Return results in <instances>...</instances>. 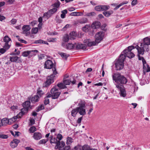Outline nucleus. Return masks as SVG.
I'll use <instances>...</instances> for the list:
<instances>
[{"mask_svg": "<svg viewBox=\"0 0 150 150\" xmlns=\"http://www.w3.org/2000/svg\"><path fill=\"white\" fill-rule=\"evenodd\" d=\"M82 118L83 117H80L78 118L77 121V123L78 124L80 123L82 120Z\"/></svg>", "mask_w": 150, "mask_h": 150, "instance_id": "obj_64", "label": "nucleus"}, {"mask_svg": "<svg viewBox=\"0 0 150 150\" xmlns=\"http://www.w3.org/2000/svg\"><path fill=\"white\" fill-rule=\"evenodd\" d=\"M88 19L86 18H83L78 20L77 21L78 23L80 24H84L87 22Z\"/></svg>", "mask_w": 150, "mask_h": 150, "instance_id": "obj_28", "label": "nucleus"}, {"mask_svg": "<svg viewBox=\"0 0 150 150\" xmlns=\"http://www.w3.org/2000/svg\"><path fill=\"white\" fill-rule=\"evenodd\" d=\"M52 15L51 14V13L49 10L47 12H45L44 13L43 16L45 17L47 19H48L50 18L52 16Z\"/></svg>", "mask_w": 150, "mask_h": 150, "instance_id": "obj_33", "label": "nucleus"}, {"mask_svg": "<svg viewBox=\"0 0 150 150\" xmlns=\"http://www.w3.org/2000/svg\"><path fill=\"white\" fill-rule=\"evenodd\" d=\"M22 29L23 30V33L25 34H26V35H27L29 34L30 33L29 30L30 29L29 25H24Z\"/></svg>", "mask_w": 150, "mask_h": 150, "instance_id": "obj_14", "label": "nucleus"}, {"mask_svg": "<svg viewBox=\"0 0 150 150\" xmlns=\"http://www.w3.org/2000/svg\"><path fill=\"white\" fill-rule=\"evenodd\" d=\"M50 142L51 144H56L59 141H58L57 138L54 137L52 135H50Z\"/></svg>", "mask_w": 150, "mask_h": 150, "instance_id": "obj_25", "label": "nucleus"}, {"mask_svg": "<svg viewBox=\"0 0 150 150\" xmlns=\"http://www.w3.org/2000/svg\"><path fill=\"white\" fill-rule=\"evenodd\" d=\"M138 52V54L137 55L138 57L139 60H142L143 63L146 62V61L144 59V58L142 57H141L140 55V54L142 55L141 54H139V52Z\"/></svg>", "mask_w": 150, "mask_h": 150, "instance_id": "obj_43", "label": "nucleus"}, {"mask_svg": "<svg viewBox=\"0 0 150 150\" xmlns=\"http://www.w3.org/2000/svg\"><path fill=\"white\" fill-rule=\"evenodd\" d=\"M38 50H34L32 51H27L23 52L22 53V55L24 57H27L31 52H33L34 53V55H35V54L38 53Z\"/></svg>", "mask_w": 150, "mask_h": 150, "instance_id": "obj_15", "label": "nucleus"}, {"mask_svg": "<svg viewBox=\"0 0 150 150\" xmlns=\"http://www.w3.org/2000/svg\"><path fill=\"white\" fill-rule=\"evenodd\" d=\"M112 79L116 83V85H119L120 86H124L127 82V78L123 75L119 73L114 74L112 75Z\"/></svg>", "mask_w": 150, "mask_h": 150, "instance_id": "obj_2", "label": "nucleus"}, {"mask_svg": "<svg viewBox=\"0 0 150 150\" xmlns=\"http://www.w3.org/2000/svg\"><path fill=\"white\" fill-rule=\"evenodd\" d=\"M3 40L5 42L4 47L6 49H8L11 46V45L9 44L8 43L10 41H11V39L8 35H6L4 38Z\"/></svg>", "mask_w": 150, "mask_h": 150, "instance_id": "obj_9", "label": "nucleus"}, {"mask_svg": "<svg viewBox=\"0 0 150 150\" xmlns=\"http://www.w3.org/2000/svg\"><path fill=\"white\" fill-rule=\"evenodd\" d=\"M113 13V11L112 10H110L109 11H105L103 12V14L106 17H109L110 15Z\"/></svg>", "mask_w": 150, "mask_h": 150, "instance_id": "obj_27", "label": "nucleus"}, {"mask_svg": "<svg viewBox=\"0 0 150 150\" xmlns=\"http://www.w3.org/2000/svg\"><path fill=\"white\" fill-rule=\"evenodd\" d=\"M135 48H136L135 47H134L133 46H129L127 47L128 49H126V50H128L129 51H131L132 50Z\"/></svg>", "mask_w": 150, "mask_h": 150, "instance_id": "obj_59", "label": "nucleus"}, {"mask_svg": "<svg viewBox=\"0 0 150 150\" xmlns=\"http://www.w3.org/2000/svg\"><path fill=\"white\" fill-rule=\"evenodd\" d=\"M28 110L27 108L23 107L21 110V111L18 114V116H20L21 117H22L23 115L27 113L28 112Z\"/></svg>", "mask_w": 150, "mask_h": 150, "instance_id": "obj_23", "label": "nucleus"}, {"mask_svg": "<svg viewBox=\"0 0 150 150\" xmlns=\"http://www.w3.org/2000/svg\"><path fill=\"white\" fill-rule=\"evenodd\" d=\"M128 3V1H125L124 2H123L122 3L120 4H119L118 6H117L116 7H115L114 8V10H116L117 9H118L119 7H120L121 6L124 4H127Z\"/></svg>", "mask_w": 150, "mask_h": 150, "instance_id": "obj_32", "label": "nucleus"}, {"mask_svg": "<svg viewBox=\"0 0 150 150\" xmlns=\"http://www.w3.org/2000/svg\"><path fill=\"white\" fill-rule=\"evenodd\" d=\"M38 31V28H33L32 29L31 32L32 33L36 34Z\"/></svg>", "mask_w": 150, "mask_h": 150, "instance_id": "obj_48", "label": "nucleus"}, {"mask_svg": "<svg viewBox=\"0 0 150 150\" xmlns=\"http://www.w3.org/2000/svg\"><path fill=\"white\" fill-rule=\"evenodd\" d=\"M45 100L44 101V104L45 105H46L47 104H48L50 103L49 99L47 98H45Z\"/></svg>", "mask_w": 150, "mask_h": 150, "instance_id": "obj_53", "label": "nucleus"}, {"mask_svg": "<svg viewBox=\"0 0 150 150\" xmlns=\"http://www.w3.org/2000/svg\"><path fill=\"white\" fill-rule=\"evenodd\" d=\"M42 134L39 132H35L34 133L33 137L35 140H39L42 138Z\"/></svg>", "mask_w": 150, "mask_h": 150, "instance_id": "obj_17", "label": "nucleus"}, {"mask_svg": "<svg viewBox=\"0 0 150 150\" xmlns=\"http://www.w3.org/2000/svg\"><path fill=\"white\" fill-rule=\"evenodd\" d=\"M124 55H125V57H127L129 58H132L134 57V54L131 51L128 50H125L124 51Z\"/></svg>", "mask_w": 150, "mask_h": 150, "instance_id": "obj_12", "label": "nucleus"}, {"mask_svg": "<svg viewBox=\"0 0 150 150\" xmlns=\"http://www.w3.org/2000/svg\"><path fill=\"white\" fill-rule=\"evenodd\" d=\"M39 97L38 95H36L34 97H32L31 98L30 100L31 102L33 103H35L38 102L39 100Z\"/></svg>", "mask_w": 150, "mask_h": 150, "instance_id": "obj_24", "label": "nucleus"}, {"mask_svg": "<svg viewBox=\"0 0 150 150\" xmlns=\"http://www.w3.org/2000/svg\"><path fill=\"white\" fill-rule=\"evenodd\" d=\"M150 45V39L147 37L143 39V43H141L140 46L137 45L135 46V48L139 54L143 55L145 51L148 52L149 51V47Z\"/></svg>", "mask_w": 150, "mask_h": 150, "instance_id": "obj_1", "label": "nucleus"}, {"mask_svg": "<svg viewBox=\"0 0 150 150\" xmlns=\"http://www.w3.org/2000/svg\"><path fill=\"white\" fill-rule=\"evenodd\" d=\"M69 40V35L68 34H66L64 35L63 38V41L65 43V42H67Z\"/></svg>", "mask_w": 150, "mask_h": 150, "instance_id": "obj_31", "label": "nucleus"}, {"mask_svg": "<svg viewBox=\"0 0 150 150\" xmlns=\"http://www.w3.org/2000/svg\"><path fill=\"white\" fill-rule=\"evenodd\" d=\"M116 87L120 91L119 94L121 96L125 97L127 95L125 88L124 86H120L119 85H116Z\"/></svg>", "mask_w": 150, "mask_h": 150, "instance_id": "obj_7", "label": "nucleus"}, {"mask_svg": "<svg viewBox=\"0 0 150 150\" xmlns=\"http://www.w3.org/2000/svg\"><path fill=\"white\" fill-rule=\"evenodd\" d=\"M104 35V33L103 31L98 32L95 36V41L96 43L98 44L102 40Z\"/></svg>", "mask_w": 150, "mask_h": 150, "instance_id": "obj_5", "label": "nucleus"}, {"mask_svg": "<svg viewBox=\"0 0 150 150\" xmlns=\"http://www.w3.org/2000/svg\"><path fill=\"white\" fill-rule=\"evenodd\" d=\"M12 142H13V143H15V146H13V147H16L18 144V143L20 142V141L17 139H13L12 141Z\"/></svg>", "mask_w": 150, "mask_h": 150, "instance_id": "obj_42", "label": "nucleus"}, {"mask_svg": "<svg viewBox=\"0 0 150 150\" xmlns=\"http://www.w3.org/2000/svg\"><path fill=\"white\" fill-rule=\"evenodd\" d=\"M10 61L12 62L19 63L21 61L19 58L17 56H13L9 57Z\"/></svg>", "mask_w": 150, "mask_h": 150, "instance_id": "obj_13", "label": "nucleus"}, {"mask_svg": "<svg viewBox=\"0 0 150 150\" xmlns=\"http://www.w3.org/2000/svg\"><path fill=\"white\" fill-rule=\"evenodd\" d=\"M38 59L39 60L43 59L45 57V55L43 54H40L38 56Z\"/></svg>", "mask_w": 150, "mask_h": 150, "instance_id": "obj_54", "label": "nucleus"}, {"mask_svg": "<svg viewBox=\"0 0 150 150\" xmlns=\"http://www.w3.org/2000/svg\"><path fill=\"white\" fill-rule=\"evenodd\" d=\"M143 72L145 74L146 73L150 71V67L146 63V62L143 63Z\"/></svg>", "mask_w": 150, "mask_h": 150, "instance_id": "obj_18", "label": "nucleus"}, {"mask_svg": "<svg viewBox=\"0 0 150 150\" xmlns=\"http://www.w3.org/2000/svg\"><path fill=\"white\" fill-rule=\"evenodd\" d=\"M56 138L59 139L58 141H60V140H61L62 138V136L61 134H58Z\"/></svg>", "mask_w": 150, "mask_h": 150, "instance_id": "obj_58", "label": "nucleus"}, {"mask_svg": "<svg viewBox=\"0 0 150 150\" xmlns=\"http://www.w3.org/2000/svg\"><path fill=\"white\" fill-rule=\"evenodd\" d=\"M101 6L102 11H106L110 8V6L109 5H101Z\"/></svg>", "mask_w": 150, "mask_h": 150, "instance_id": "obj_37", "label": "nucleus"}, {"mask_svg": "<svg viewBox=\"0 0 150 150\" xmlns=\"http://www.w3.org/2000/svg\"><path fill=\"white\" fill-rule=\"evenodd\" d=\"M1 124H2V126L5 125L6 124H8V120L6 118H4L2 120H1Z\"/></svg>", "mask_w": 150, "mask_h": 150, "instance_id": "obj_38", "label": "nucleus"}, {"mask_svg": "<svg viewBox=\"0 0 150 150\" xmlns=\"http://www.w3.org/2000/svg\"><path fill=\"white\" fill-rule=\"evenodd\" d=\"M64 145H65V144L64 142L63 141L61 142L59 141L56 144V145L55 147V148L58 149L59 150H60V148L62 147L63 148Z\"/></svg>", "mask_w": 150, "mask_h": 150, "instance_id": "obj_22", "label": "nucleus"}, {"mask_svg": "<svg viewBox=\"0 0 150 150\" xmlns=\"http://www.w3.org/2000/svg\"><path fill=\"white\" fill-rule=\"evenodd\" d=\"M101 24L99 21H95L91 25V27L93 29H96L99 28Z\"/></svg>", "mask_w": 150, "mask_h": 150, "instance_id": "obj_19", "label": "nucleus"}, {"mask_svg": "<svg viewBox=\"0 0 150 150\" xmlns=\"http://www.w3.org/2000/svg\"><path fill=\"white\" fill-rule=\"evenodd\" d=\"M96 13L94 12H91L87 13L86 15V16H94L96 15Z\"/></svg>", "mask_w": 150, "mask_h": 150, "instance_id": "obj_52", "label": "nucleus"}, {"mask_svg": "<svg viewBox=\"0 0 150 150\" xmlns=\"http://www.w3.org/2000/svg\"><path fill=\"white\" fill-rule=\"evenodd\" d=\"M48 141V140H46L44 139H43L40 141L39 142V144H45Z\"/></svg>", "mask_w": 150, "mask_h": 150, "instance_id": "obj_55", "label": "nucleus"}, {"mask_svg": "<svg viewBox=\"0 0 150 150\" xmlns=\"http://www.w3.org/2000/svg\"><path fill=\"white\" fill-rule=\"evenodd\" d=\"M72 138L71 137H68L67 142V144L69 145L72 142Z\"/></svg>", "mask_w": 150, "mask_h": 150, "instance_id": "obj_49", "label": "nucleus"}, {"mask_svg": "<svg viewBox=\"0 0 150 150\" xmlns=\"http://www.w3.org/2000/svg\"><path fill=\"white\" fill-rule=\"evenodd\" d=\"M44 92L41 90L40 88H39L37 91V94L39 95L40 97H41L43 94H44Z\"/></svg>", "mask_w": 150, "mask_h": 150, "instance_id": "obj_39", "label": "nucleus"}, {"mask_svg": "<svg viewBox=\"0 0 150 150\" xmlns=\"http://www.w3.org/2000/svg\"><path fill=\"white\" fill-rule=\"evenodd\" d=\"M57 86L58 87L61 88H67V87L62 83H60L57 84Z\"/></svg>", "mask_w": 150, "mask_h": 150, "instance_id": "obj_40", "label": "nucleus"}, {"mask_svg": "<svg viewBox=\"0 0 150 150\" xmlns=\"http://www.w3.org/2000/svg\"><path fill=\"white\" fill-rule=\"evenodd\" d=\"M73 79V81L72 80L70 79H66L64 80L63 82L65 85H69L70 84V83H71L72 84H74L76 83V81L75 80L72 78Z\"/></svg>", "mask_w": 150, "mask_h": 150, "instance_id": "obj_20", "label": "nucleus"}, {"mask_svg": "<svg viewBox=\"0 0 150 150\" xmlns=\"http://www.w3.org/2000/svg\"><path fill=\"white\" fill-rule=\"evenodd\" d=\"M137 0H133L131 3L132 6H134L137 4Z\"/></svg>", "mask_w": 150, "mask_h": 150, "instance_id": "obj_63", "label": "nucleus"}, {"mask_svg": "<svg viewBox=\"0 0 150 150\" xmlns=\"http://www.w3.org/2000/svg\"><path fill=\"white\" fill-rule=\"evenodd\" d=\"M20 53V52L19 51H18L16 53H14V52H12L10 54L11 55H13V56H16V55H19Z\"/></svg>", "mask_w": 150, "mask_h": 150, "instance_id": "obj_56", "label": "nucleus"}, {"mask_svg": "<svg viewBox=\"0 0 150 150\" xmlns=\"http://www.w3.org/2000/svg\"><path fill=\"white\" fill-rule=\"evenodd\" d=\"M75 45L76 49L77 50L81 49L84 50L86 49L87 47L86 45L85 44L78 43L77 44L75 43Z\"/></svg>", "mask_w": 150, "mask_h": 150, "instance_id": "obj_16", "label": "nucleus"}, {"mask_svg": "<svg viewBox=\"0 0 150 150\" xmlns=\"http://www.w3.org/2000/svg\"><path fill=\"white\" fill-rule=\"evenodd\" d=\"M57 9L56 8H54L52 9L49 10L52 15L55 13L57 11Z\"/></svg>", "mask_w": 150, "mask_h": 150, "instance_id": "obj_46", "label": "nucleus"}, {"mask_svg": "<svg viewBox=\"0 0 150 150\" xmlns=\"http://www.w3.org/2000/svg\"><path fill=\"white\" fill-rule=\"evenodd\" d=\"M8 136L7 135L5 134H0V138L2 139H7Z\"/></svg>", "mask_w": 150, "mask_h": 150, "instance_id": "obj_57", "label": "nucleus"}, {"mask_svg": "<svg viewBox=\"0 0 150 150\" xmlns=\"http://www.w3.org/2000/svg\"><path fill=\"white\" fill-rule=\"evenodd\" d=\"M55 78L52 76V75H50L47 76V81L45 83V86L47 87L52 83H53Z\"/></svg>", "mask_w": 150, "mask_h": 150, "instance_id": "obj_10", "label": "nucleus"}, {"mask_svg": "<svg viewBox=\"0 0 150 150\" xmlns=\"http://www.w3.org/2000/svg\"><path fill=\"white\" fill-rule=\"evenodd\" d=\"M36 128L34 126H32L29 129V131L30 133H33L34 132L36 131Z\"/></svg>", "mask_w": 150, "mask_h": 150, "instance_id": "obj_44", "label": "nucleus"}, {"mask_svg": "<svg viewBox=\"0 0 150 150\" xmlns=\"http://www.w3.org/2000/svg\"><path fill=\"white\" fill-rule=\"evenodd\" d=\"M54 64L50 60H47L46 61L44 65V68L47 69H50L53 68Z\"/></svg>", "mask_w": 150, "mask_h": 150, "instance_id": "obj_8", "label": "nucleus"}, {"mask_svg": "<svg viewBox=\"0 0 150 150\" xmlns=\"http://www.w3.org/2000/svg\"><path fill=\"white\" fill-rule=\"evenodd\" d=\"M60 5V3L59 1L58 2L54 3L53 5L54 8H56L57 9L59 8Z\"/></svg>", "mask_w": 150, "mask_h": 150, "instance_id": "obj_51", "label": "nucleus"}, {"mask_svg": "<svg viewBox=\"0 0 150 150\" xmlns=\"http://www.w3.org/2000/svg\"><path fill=\"white\" fill-rule=\"evenodd\" d=\"M95 9L97 11H102L101 5L96 6L95 8Z\"/></svg>", "mask_w": 150, "mask_h": 150, "instance_id": "obj_47", "label": "nucleus"}, {"mask_svg": "<svg viewBox=\"0 0 150 150\" xmlns=\"http://www.w3.org/2000/svg\"><path fill=\"white\" fill-rule=\"evenodd\" d=\"M50 92L52 95V98L53 99L57 98L61 93L60 92H59L58 89L56 87L52 88Z\"/></svg>", "mask_w": 150, "mask_h": 150, "instance_id": "obj_6", "label": "nucleus"}, {"mask_svg": "<svg viewBox=\"0 0 150 150\" xmlns=\"http://www.w3.org/2000/svg\"><path fill=\"white\" fill-rule=\"evenodd\" d=\"M97 43L95 41V42L92 41L91 42H89L88 43L87 45L89 47H91L93 45H95Z\"/></svg>", "mask_w": 150, "mask_h": 150, "instance_id": "obj_50", "label": "nucleus"}, {"mask_svg": "<svg viewBox=\"0 0 150 150\" xmlns=\"http://www.w3.org/2000/svg\"><path fill=\"white\" fill-rule=\"evenodd\" d=\"M90 146L87 145L85 144L82 146L83 150H89Z\"/></svg>", "mask_w": 150, "mask_h": 150, "instance_id": "obj_45", "label": "nucleus"}, {"mask_svg": "<svg viewBox=\"0 0 150 150\" xmlns=\"http://www.w3.org/2000/svg\"><path fill=\"white\" fill-rule=\"evenodd\" d=\"M42 40L41 39L39 40H35L34 43L35 44H42Z\"/></svg>", "mask_w": 150, "mask_h": 150, "instance_id": "obj_61", "label": "nucleus"}, {"mask_svg": "<svg viewBox=\"0 0 150 150\" xmlns=\"http://www.w3.org/2000/svg\"><path fill=\"white\" fill-rule=\"evenodd\" d=\"M83 15V13L78 12H73L71 13V15L72 16H80Z\"/></svg>", "mask_w": 150, "mask_h": 150, "instance_id": "obj_34", "label": "nucleus"}, {"mask_svg": "<svg viewBox=\"0 0 150 150\" xmlns=\"http://www.w3.org/2000/svg\"><path fill=\"white\" fill-rule=\"evenodd\" d=\"M90 26V25H86L82 28V30L85 32L88 31Z\"/></svg>", "mask_w": 150, "mask_h": 150, "instance_id": "obj_35", "label": "nucleus"}, {"mask_svg": "<svg viewBox=\"0 0 150 150\" xmlns=\"http://www.w3.org/2000/svg\"><path fill=\"white\" fill-rule=\"evenodd\" d=\"M78 112L77 108L72 110L71 112V114L72 116L75 117L77 113Z\"/></svg>", "mask_w": 150, "mask_h": 150, "instance_id": "obj_36", "label": "nucleus"}, {"mask_svg": "<svg viewBox=\"0 0 150 150\" xmlns=\"http://www.w3.org/2000/svg\"><path fill=\"white\" fill-rule=\"evenodd\" d=\"M6 49L1 48L0 49V53L2 54L4 53L6 51Z\"/></svg>", "mask_w": 150, "mask_h": 150, "instance_id": "obj_60", "label": "nucleus"}, {"mask_svg": "<svg viewBox=\"0 0 150 150\" xmlns=\"http://www.w3.org/2000/svg\"><path fill=\"white\" fill-rule=\"evenodd\" d=\"M125 59V55L121 54L119 59L115 64V67L117 70H121L124 66V62Z\"/></svg>", "mask_w": 150, "mask_h": 150, "instance_id": "obj_3", "label": "nucleus"}, {"mask_svg": "<svg viewBox=\"0 0 150 150\" xmlns=\"http://www.w3.org/2000/svg\"><path fill=\"white\" fill-rule=\"evenodd\" d=\"M30 102L29 101H27L23 104V106L24 108L29 109V108H31L32 106L30 105Z\"/></svg>", "mask_w": 150, "mask_h": 150, "instance_id": "obj_26", "label": "nucleus"}, {"mask_svg": "<svg viewBox=\"0 0 150 150\" xmlns=\"http://www.w3.org/2000/svg\"><path fill=\"white\" fill-rule=\"evenodd\" d=\"M53 74L51 75H52V76L56 78L57 76V75L58 74L57 71L56 70V68L55 66H54L53 68H52Z\"/></svg>", "mask_w": 150, "mask_h": 150, "instance_id": "obj_30", "label": "nucleus"}, {"mask_svg": "<svg viewBox=\"0 0 150 150\" xmlns=\"http://www.w3.org/2000/svg\"><path fill=\"white\" fill-rule=\"evenodd\" d=\"M60 150H70L71 149L70 146L69 145H67V146H65L62 148V147L60 148Z\"/></svg>", "mask_w": 150, "mask_h": 150, "instance_id": "obj_41", "label": "nucleus"}, {"mask_svg": "<svg viewBox=\"0 0 150 150\" xmlns=\"http://www.w3.org/2000/svg\"><path fill=\"white\" fill-rule=\"evenodd\" d=\"M37 23V21H32L30 23V24L32 26H34L35 24H36Z\"/></svg>", "mask_w": 150, "mask_h": 150, "instance_id": "obj_62", "label": "nucleus"}, {"mask_svg": "<svg viewBox=\"0 0 150 150\" xmlns=\"http://www.w3.org/2000/svg\"><path fill=\"white\" fill-rule=\"evenodd\" d=\"M59 54L63 59L66 60H67L68 57L69 56V54L63 52H60Z\"/></svg>", "mask_w": 150, "mask_h": 150, "instance_id": "obj_29", "label": "nucleus"}, {"mask_svg": "<svg viewBox=\"0 0 150 150\" xmlns=\"http://www.w3.org/2000/svg\"><path fill=\"white\" fill-rule=\"evenodd\" d=\"M79 107H77L78 113L81 115L83 116L86 114L85 102L81 100L78 105Z\"/></svg>", "mask_w": 150, "mask_h": 150, "instance_id": "obj_4", "label": "nucleus"}, {"mask_svg": "<svg viewBox=\"0 0 150 150\" xmlns=\"http://www.w3.org/2000/svg\"><path fill=\"white\" fill-rule=\"evenodd\" d=\"M62 46L67 49L71 50L74 48L75 45V44L74 45L71 43H69L66 44L65 43L62 42Z\"/></svg>", "mask_w": 150, "mask_h": 150, "instance_id": "obj_11", "label": "nucleus"}, {"mask_svg": "<svg viewBox=\"0 0 150 150\" xmlns=\"http://www.w3.org/2000/svg\"><path fill=\"white\" fill-rule=\"evenodd\" d=\"M18 114L16 116H14L12 118H10L8 120V123L9 125H11L13 122H15L17 118H20V116H18Z\"/></svg>", "mask_w": 150, "mask_h": 150, "instance_id": "obj_21", "label": "nucleus"}]
</instances>
